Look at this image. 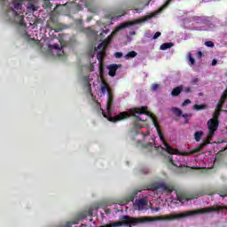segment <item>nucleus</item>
Instances as JSON below:
<instances>
[{
	"instance_id": "nucleus-25",
	"label": "nucleus",
	"mask_w": 227,
	"mask_h": 227,
	"mask_svg": "<svg viewBox=\"0 0 227 227\" xmlns=\"http://www.w3.org/2000/svg\"><path fill=\"white\" fill-rule=\"evenodd\" d=\"M87 86H88V91H89L90 97H93V93L91 92V83L88 82Z\"/></svg>"
},
{
	"instance_id": "nucleus-14",
	"label": "nucleus",
	"mask_w": 227,
	"mask_h": 227,
	"mask_svg": "<svg viewBox=\"0 0 227 227\" xmlns=\"http://www.w3.org/2000/svg\"><path fill=\"white\" fill-rule=\"evenodd\" d=\"M168 162H170V164H172V166H175L176 168H185V166H184V165H176V163H175V161L173 160V156H171V155H169L168 157ZM186 168H189L188 166H186Z\"/></svg>"
},
{
	"instance_id": "nucleus-3",
	"label": "nucleus",
	"mask_w": 227,
	"mask_h": 227,
	"mask_svg": "<svg viewBox=\"0 0 227 227\" xmlns=\"http://www.w3.org/2000/svg\"><path fill=\"white\" fill-rule=\"evenodd\" d=\"M107 45L106 42H102L98 45V49H102L97 55L99 63H102V61H104V58H106V50L107 49Z\"/></svg>"
},
{
	"instance_id": "nucleus-28",
	"label": "nucleus",
	"mask_w": 227,
	"mask_h": 227,
	"mask_svg": "<svg viewBox=\"0 0 227 227\" xmlns=\"http://www.w3.org/2000/svg\"><path fill=\"white\" fill-rule=\"evenodd\" d=\"M189 104H191V99H185L183 102L182 106H183V107H185V106H189Z\"/></svg>"
},
{
	"instance_id": "nucleus-4",
	"label": "nucleus",
	"mask_w": 227,
	"mask_h": 227,
	"mask_svg": "<svg viewBox=\"0 0 227 227\" xmlns=\"http://www.w3.org/2000/svg\"><path fill=\"white\" fill-rule=\"evenodd\" d=\"M159 189H162V191H168V192H172L171 187L166 185L165 184H154L150 187V191H157Z\"/></svg>"
},
{
	"instance_id": "nucleus-39",
	"label": "nucleus",
	"mask_w": 227,
	"mask_h": 227,
	"mask_svg": "<svg viewBox=\"0 0 227 227\" xmlns=\"http://www.w3.org/2000/svg\"><path fill=\"white\" fill-rule=\"evenodd\" d=\"M198 78H195L192 81V84H198Z\"/></svg>"
},
{
	"instance_id": "nucleus-16",
	"label": "nucleus",
	"mask_w": 227,
	"mask_h": 227,
	"mask_svg": "<svg viewBox=\"0 0 227 227\" xmlns=\"http://www.w3.org/2000/svg\"><path fill=\"white\" fill-rule=\"evenodd\" d=\"M137 56V52L132 51H129L128 54L124 56L125 59H130V58H136Z\"/></svg>"
},
{
	"instance_id": "nucleus-42",
	"label": "nucleus",
	"mask_w": 227,
	"mask_h": 227,
	"mask_svg": "<svg viewBox=\"0 0 227 227\" xmlns=\"http://www.w3.org/2000/svg\"><path fill=\"white\" fill-rule=\"evenodd\" d=\"M148 19H150V16L145 17V19H143V20H140V21H141V22H145V21L148 20Z\"/></svg>"
},
{
	"instance_id": "nucleus-35",
	"label": "nucleus",
	"mask_w": 227,
	"mask_h": 227,
	"mask_svg": "<svg viewBox=\"0 0 227 227\" xmlns=\"http://www.w3.org/2000/svg\"><path fill=\"white\" fill-rule=\"evenodd\" d=\"M107 33H109V29L106 28V29H103L101 35H107Z\"/></svg>"
},
{
	"instance_id": "nucleus-31",
	"label": "nucleus",
	"mask_w": 227,
	"mask_h": 227,
	"mask_svg": "<svg viewBox=\"0 0 227 227\" xmlns=\"http://www.w3.org/2000/svg\"><path fill=\"white\" fill-rule=\"evenodd\" d=\"M160 32H156L155 34H154V35H153V40H157V38H159V36H160Z\"/></svg>"
},
{
	"instance_id": "nucleus-1",
	"label": "nucleus",
	"mask_w": 227,
	"mask_h": 227,
	"mask_svg": "<svg viewBox=\"0 0 227 227\" xmlns=\"http://www.w3.org/2000/svg\"><path fill=\"white\" fill-rule=\"evenodd\" d=\"M114 105V95L109 93L107 96V103H106V113L108 114V121H112V123H118V121H123V120H128L130 116H133L135 121H146L145 120H142L139 115L137 114H146L149 116L153 121V126L157 130V134L163 143L165 150L169 153V155H177L178 149H173L169 144L166 143V138L164 137V134H162V130L160 129V126L159 125V121H157V117L152 112H148V106H141L137 108H131L128 112H121L115 116H113V106Z\"/></svg>"
},
{
	"instance_id": "nucleus-45",
	"label": "nucleus",
	"mask_w": 227,
	"mask_h": 227,
	"mask_svg": "<svg viewBox=\"0 0 227 227\" xmlns=\"http://www.w3.org/2000/svg\"><path fill=\"white\" fill-rule=\"evenodd\" d=\"M159 210H160V208H159V207H156V208H155V211H156V212H159Z\"/></svg>"
},
{
	"instance_id": "nucleus-2",
	"label": "nucleus",
	"mask_w": 227,
	"mask_h": 227,
	"mask_svg": "<svg viewBox=\"0 0 227 227\" xmlns=\"http://www.w3.org/2000/svg\"><path fill=\"white\" fill-rule=\"evenodd\" d=\"M221 114V112H219V109L216 108L214 114L213 118L210 119L207 121V129H208V135L207 138L212 139L214 137L215 131L217 129H219V115Z\"/></svg>"
},
{
	"instance_id": "nucleus-41",
	"label": "nucleus",
	"mask_w": 227,
	"mask_h": 227,
	"mask_svg": "<svg viewBox=\"0 0 227 227\" xmlns=\"http://www.w3.org/2000/svg\"><path fill=\"white\" fill-rule=\"evenodd\" d=\"M217 65V60L213 59L212 61V67H215Z\"/></svg>"
},
{
	"instance_id": "nucleus-26",
	"label": "nucleus",
	"mask_w": 227,
	"mask_h": 227,
	"mask_svg": "<svg viewBox=\"0 0 227 227\" xmlns=\"http://www.w3.org/2000/svg\"><path fill=\"white\" fill-rule=\"evenodd\" d=\"M157 90H159V84L153 83V86H152V90L153 91H157Z\"/></svg>"
},
{
	"instance_id": "nucleus-8",
	"label": "nucleus",
	"mask_w": 227,
	"mask_h": 227,
	"mask_svg": "<svg viewBox=\"0 0 227 227\" xmlns=\"http://www.w3.org/2000/svg\"><path fill=\"white\" fill-rule=\"evenodd\" d=\"M182 91H184V85H180V86L174 88L171 91V95H172V97H178V95H180V93H182Z\"/></svg>"
},
{
	"instance_id": "nucleus-44",
	"label": "nucleus",
	"mask_w": 227,
	"mask_h": 227,
	"mask_svg": "<svg viewBox=\"0 0 227 227\" xmlns=\"http://www.w3.org/2000/svg\"><path fill=\"white\" fill-rule=\"evenodd\" d=\"M135 12H136V13H141V10H139V9H135Z\"/></svg>"
},
{
	"instance_id": "nucleus-23",
	"label": "nucleus",
	"mask_w": 227,
	"mask_h": 227,
	"mask_svg": "<svg viewBox=\"0 0 227 227\" xmlns=\"http://www.w3.org/2000/svg\"><path fill=\"white\" fill-rule=\"evenodd\" d=\"M173 0H167L166 2H165V4H163V6L161 7V10H164V8H168V6H169V4H171V2H172Z\"/></svg>"
},
{
	"instance_id": "nucleus-24",
	"label": "nucleus",
	"mask_w": 227,
	"mask_h": 227,
	"mask_svg": "<svg viewBox=\"0 0 227 227\" xmlns=\"http://www.w3.org/2000/svg\"><path fill=\"white\" fill-rule=\"evenodd\" d=\"M205 46H206V47H214V42H212V41H207V42L205 43Z\"/></svg>"
},
{
	"instance_id": "nucleus-20",
	"label": "nucleus",
	"mask_w": 227,
	"mask_h": 227,
	"mask_svg": "<svg viewBox=\"0 0 227 227\" xmlns=\"http://www.w3.org/2000/svg\"><path fill=\"white\" fill-rule=\"evenodd\" d=\"M49 49L52 51V49H55L56 51H61V48L59 47V44L55 43V44H50Z\"/></svg>"
},
{
	"instance_id": "nucleus-10",
	"label": "nucleus",
	"mask_w": 227,
	"mask_h": 227,
	"mask_svg": "<svg viewBox=\"0 0 227 227\" xmlns=\"http://www.w3.org/2000/svg\"><path fill=\"white\" fill-rule=\"evenodd\" d=\"M12 12L15 19H19L18 23L20 24V26H22V24H24V16H20V14H19V12L15 11V9H12Z\"/></svg>"
},
{
	"instance_id": "nucleus-7",
	"label": "nucleus",
	"mask_w": 227,
	"mask_h": 227,
	"mask_svg": "<svg viewBox=\"0 0 227 227\" xmlns=\"http://www.w3.org/2000/svg\"><path fill=\"white\" fill-rule=\"evenodd\" d=\"M101 93H103V95H106V93H107V96H109V93H113L109 83H107V82H106L105 80L102 81Z\"/></svg>"
},
{
	"instance_id": "nucleus-30",
	"label": "nucleus",
	"mask_w": 227,
	"mask_h": 227,
	"mask_svg": "<svg viewBox=\"0 0 227 227\" xmlns=\"http://www.w3.org/2000/svg\"><path fill=\"white\" fill-rule=\"evenodd\" d=\"M189 61H190L191 65H194V63H196V60L191 55H189Z\"/></svg>"
},
{
	"instance_id": "nucleus-15",
	"label": "nucleus",
	"mask_w": 227,
	"mask_h": 227,
	"mask_svg": "<svg viewBox=\"0 0 227 227\" xmlns=\"http://www.w3.org/2000/svg\"><path fill=\"white\" fill-rule=\"evenodd\" d=\"M173 47V43H165L160 45L161 51H167V49H171Z\"/></svg>"
},
{
	"instance_id": "nucleus-29",
	"label": "nucleus",
	"mask_w": 227,
	"mask_h": 227,
	"mask_svg": "<svg viewBox=\"0 0 227 227\" xmlns=\"http://www.w3.org/2000/svg\"><path fill=\"white\" fill-rule=\"evenodd\" d=\"M114 57L117 59L123 58V53L117 51L115 52Z\"/></svg>"
},
{
	"instance_id": "nucleus-13",
	"label": "nucleus",
	"mask_w": 227,
	"mask_h": 227,
	"mask_svg": "<svg viewBox=\"0 0 227 227\" xmlns=\"http://www.w3.org/2000/svg\"><path fill=\"white\" fill-rule=\"evenodd\" d=\"M203 134H205V133L201 130L196 131L194 133V139H195V141H197V143H200V141H201V137H203Z\"/></svg>"
},
{
	"instance_id": "nucleus-27",
	"label": "nucleus",
	"mask_w": 227,
	"mask_h": 227,
	"mask_svg": "<svg viewBox=\"0 0 227 227\" xmlns=\"http://www.w3.org/2000/svg\"><path fill=\"white\" fill-rule=\"evenodd\" d=\"M183 91H184L185 93H191L192 90L191 89V87H184Z\"/></svg>"
},
{
	"instance_id": "nucleus-18",
	"label": "nucleus",
	"mask_w": 227,
	"mask_h": 227,
	"mask_svg": "<svg viewBox=\"0 0 227 227\" xmlns=\"http://www.w3.org/2000/svg\"><path fill=\"white\" fill-rule=\"evenodd\" d=\"M193 109H195V111H201L207 109V105H194Z\"/></svg>"
},
{
	"instance_id": "nucleus-37",
	"label": "nucleus",
	"mask_w": 227,
	"mask_h": 227,
	"mask_svg": "<svg viewBox=\"0 0 227 227\" xmlns=\"http://www.w3.org/2000/svg\"><path fill=\"white\" fill-rule=\"evenodd\" d=\"M28 8L30 10H33V12H35V10H36V7L35 6V4H31Z\"/></svg>"
},
{
	"instance_id": "nucleus-43",
	"label": "nucleus",
	"mask_w": 227,
	"mask_h": 227,
	"mask_svg": "<svg viewBox=\"0 0 227 227\" xmlns=\"http://www.w3.org/2000/svg\"><path fill=\"white\" fill-rule=\"evenodd\" d=\"M90 28H84L83 33H90Z\"/></svg>"
},
{
	"instance_id": "nucleus-46",
	"label": "nucleus",
	"mask_w": 227,
	"mask_h": 227,
	"mask_svg": "<svg viewBox=\"0 0 227 227\" xmlns=\"http://www.w3.org/2000/svg\"><path fill=\"white\" fill-rule=\"evenodd\" d=\"M97 104H98V106L100 107V103H98V101H97Z\"/></svg>"
},
{
	"instance_id": "nucleus-40",
	"label": "nucleus",
	"mask_w": 227,
	"mask_h": 227,
	"mask_svg": "<svg viewBox=\"0 0 227 227\" xmlns=\"http://www.w3.org/2000/svg\"><path fill=\"white\" fill-rule=\"evenodd\" d=\"M183 118H189V117H191V114H182L181 115Z\"/></svg>"
},
{
	"instance_id": "nucleus-48",
	"label": "nucleus",
	"mask_w": 227,
	"mask_h": 227,
	"mask_svg": "<svg viewBox=\"0 0 227 227\" xmlns=\"http://www.w3.org/2000/svg\"><path fill=\"white\" fill-rule=\"evenodd\" d=\"M185 123H189V121H185Z\"/></svg>"
},
{
	"instance_id": "nucleus-32",
	"label": "nucleus",
	"mask_w": 227,
	"mask_h": 227,
	"mask_svg": "<svg viewBox=\"0 0 227 227\" xmlns=\"http://www.w3.org/2000/svg\"><path fill=\"white\" fill-rule=\"evenodd\" d=\"M220 196H221L222 198H226V196H227V190L224 191V192H220Z\"/></svg>"
},
{
	"instance_id": "nucleus-17",
	"label": "nucleus",
	"mask_w": 227,
	"mask_h": 227,
	"mask_svg": "<svg viewBox=\"0 0 227 227\" xmlns=\"http://www.w3.org/2000/svg\"><path fill=\"white\" fill-rule=\"evenodd\" d=\"M171 112L174 113L176 116H178V117L182 116V111L180 110V108L172 107Z\"/></svg>"
},
{
	"instance_id": "nucleus-9",
	"label": "nucleus",
	"mask_w": 227,
	"mask_h": 227,
	"mask_svg": "<svg viewBox=\"0 0 227 227\" xmlns=\"http://www.w3.org/2000/svg\"><path fill=\"white\" fill-rule=\"evenodd\" d=\"M190 200H193V198L185 194L177 195V201H180V203H185V201H189Z\"/></svg>"
},
{
	"instance_id": "nucleus-19",
	"label": "nucleus",
	"mask_w": 227,
	"mask_h": 227,
	"mask_svg": "<svg viewBox=\"0 0 227 227\" xmlns=\"http://www.w3.org/2000/svg\"><path fill=\"white\" fill-rule=\"evenodd\" d=\"M125 27H129V23H121L116 27V31H121V29H125Z\"/></svg>"
},
{
	"instance_id": "nucleus-34",
	"label": "nucleus",
	"mask_w": 227,
	"mask_h": 227,
	"mask_svg": "<svg viewBox=\"0 0 227 227\" xmlns=\"http://www.w3.org/2000/svg\"><path fill=\"white\" fill-rule=\"evenodd\" d=\"M142 173H143L144 175H148V173H150V169H148V168H143V169H142Z\"/></svg>"
},
{
	"instance_id": "nucleus-47",
	"label": "nucleus",
	"mask_w": 227,
	"mask_h": 227,
	"mask_svg": "<svg viewBox=\"0 0 227 227\" xmlns=\"http://www.w3.org/2000/svg\"><path fill=\"white\" fill-rule=\"evenodd\" d=\"M130 200H131V201H134V197H131Z\"/></svg>"
},
{
	"instance_id": "nucleus-21",
	"label": "nucleus",
	"mask_w": 227,
	"mask_h": 227,
	"mask_svg": "<svg viewBox=\"0 0 227 227\" xmlns=\"http://www.w3.org/2000/svg\"><path fill=\"white\" fill-rule=\"evenodd\" d=\"M49 20L52 24H58V18H56V16H54V15H51Z\"/></svg>"
},
{
	"instance_id": "nucleus-6",
	"label": "nucleus",
	"mask_w": 227,
	"mask_h": 227,
	"mask_svg": "<svg viewBox=\"0 0 227 227\" xmlns=\"http://www.w3.org/2000/svg\"><path fill=\"white\" fill-rule=\"evenodd\" d=\"M107 68L109 69L108 75L110 77H114L118 68H121V64H112L108 66Z\"/></svg>"
},
{
	"instance_id": "nucleus-5",
	"label": "nucleus",
	"mask_w": 227,
	"mask_h": 227,
	"mask_svg": "<svg viewBox=\"0 0 227 227\" xmlns=\"http://www.w3.org/2000/svg\"><path fill=\"white\" fill-rule=\"evenodd\" d=\"M209 143L210 142L208 141H205L202 144H200L199 147L192 150L190 153H183V155L187 156V155H194V153H200V152H201V150H203V148H205L207 145H209Z\"/></svg>"
},
{
	"instance_id": "nucleus-33",
	"label": "nucleus",
	"mask_w": 227,
	"mask_h": 227,
	"mask_svg": "<svg viewBox=\"0 0 227 227\" xmlns=\"http://www.w3.org/2000/svg\"><path fill=\"white\" fill-rule=\"evenodd\" d=\"M134 129H142V126L139 124V122H135Z\"/></svg>"
},
{
	"instance_id": "nucleus-12",
	"label": "nucleus",
	"mask_w": 227,
	"mask_h": 227,
	"mask_svg": "<svg viewBox=\"0 0 227 227\" xmlns=\"http://www.w3.org/2000/svg\"><path fill=\"white\" fill-rule=\"evenodd\" d=\"M14 10H20L22 8V0H14L12 2Z\"/></svg>"
},
{
	"instance_id": "nucleus-11",
	"label": "nucleus",
	"mask_w": 227,
	"mask_h": 227,
	"mask_svg": "<svg viewBox=\"0 0 227 227\" xmlns=\"http://www.w3.org/2000/svg\"><path fill=\"white\" fill-rule=\"evenodd\" d=\"M136 207H138V210H143V208H145V207H146V200L145 199H139L137 202H136Z\"/></svg>"
},
{
	"instance_id": "nucleus-38",
	"label": "nucleus",
	"mask_w": 227,
	"mask_h": 227,
	"mask_svg": "<svg viewBox=\"0 0 227 227\" xmlns=\"http://www.w3.org/2000/svg\"><path fill=\"white\" fill-rule=\"evenodd\" d=\"M197 56H198V58L201 59L203 56V52L198 51Z\"/></svg>"
},
{
	"instance_id": "nucleus-36",
	"label": "nucleus",
	"mask_w": 227,
	"mask_h": 227,
	"mask_svg": "<svg viewBox=\"0 0 227 227\" xmlns=\"http://www.w3.org/2000/svg\"><path fill=\"white\" fill-rule=\"evenodd\" d=\"M101 111H102V114H103L104 118H107V120H109V116H107V114H106V113H104L103 108H101Z\"/></svg>"
},
{
	"instance_id": "nucleus-22",
	"label": "nucleus",
	"mask_w": 227,
	"mask_h": 227,
	"mask_svg": "<svg viewBox=\"0 0 227 227\" xmlns=\"http://www.w3.org/2000/svg\"><path fill=\"white\" fill-rule=\"evenodd\" d=\"M224 102H226V96H222L220 98V104L218 105L219 107H223V104H224Z\"/></svg>"
}]
</instances>
